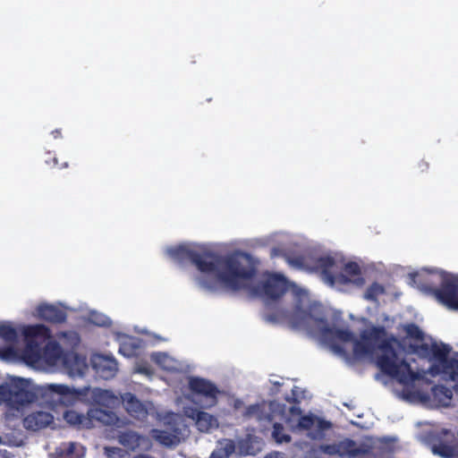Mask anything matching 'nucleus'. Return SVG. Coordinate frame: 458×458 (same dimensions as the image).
Segmentation results:
<instances>
[{
  "mask_svg": "<svg viewBox=\"0 0 458 458\" xmlns=\"http://www.w3.org/2000/svg\"><path fill=\"white\" fill-rule=\"evenodd\" d=\"M433 451L435 454L444 458H452L455 455H458V451H455L453 448L446 445L435 446Z\"/></svg>",
  "mask_w": 458,
  "mask_h": 458,
  "instance_id": "7c9ffc66",
  "label": "nucleus"
},
{
  "mask_svg": "<svg viewBox=\"0 0 458 458\" xmlns=\"http://www.w3.org/2000/svg\"><path fill=\"white\" fill-rule=\"evenodd\" d=\"M52 421L53 415L46 411H38L27 416L24 420V425L28 428L37 430L50 425Z\"/></svg>",
  "mask_w": 458,
  "mask_h": 458,
  "instance_id": "5701e85b",
  "label": "nucleus"
},
{
  "mask_svg": "<svg viewBox=\"0 0 458 458\" xmlns=\"http://www.w3.org/2000/svg\"><path fill=\"white\" fill-rule=\"evenodd\" d=\"M88 395L93 403L107 408H114L122 402L121 397L115 395L112 391L101 388H89Z\"/></svg>",
  "mask_w": 458,
  "mask_h": 458,
  "instance_id": "a211bd4d",
  "label": "nucleus"
},
{
  "mask_svg": "<svg viewBox=\"0 0 458 458\" xmlns=\"http://www.w3.org/2000/svg\"><path fill=\"white\" fill-rule=\"evenodd\" d=\"M31 399L29 391V381L20 377H11L0 385V405H6L11 408L19 407Z\"/></svg>",
  "mask_w": 458,
  "mask_h": 458,
  "instance_id": "f8f14e48",
  "label": "nucleus"
},
{
  "mask_svg": "<svg viewBox=\"0 0 458 458\" xmlns=\"http://www.w3.org/2000/svg\"><path fill=\"white\" fill-rule=\"evenodd\" d=\"M242 402L240 401V400H234L233 401V407L236 409V410H239L242 407Z\"/></svg>",
  "mask_w": 458,
  "mask_h": 458,
  "instance_id": "58836bf2",
  "label": "nucleus"
},
{
  "mask_svg": "<svg viewBox=\"0 0 458 458\" xmlns=\"http://www.w3.org/2000/svg\"><path fill=\"white\" fill-rule=\"evenodd\" d=\"M236 451V445L233 440L224 438L217 441L215 449L209 455V458H230Z\"/></svg>",
  "mask_w": 458,
  "mask_h": 458,
  "instance_id": "b1692460",
  "label": "nucleus"
},
{
  "mask_svg": "<svg viewBox=\"0 0 458 458\" xmlns=\"http://www.w3.org/2000/svg\"><path fill=\"white\" fill-rule=\"evenodd\" d=\"M35 326L36 325H34L33 327H35ZM25 327H26L25 325L16 327L11 321H6V320L0 321V338L2 340H4L5 343H9V344L13 343L17 340L19 332H21V334H23L22 328ZM22 335L24 336V335ZM23 339L25 340L24 337H23ZM24 343L26 344L25 341H24ZM24 347H26V345ZM8 348H13L17 352H22L25 349V348H23L22 350H18L14 346H8ZM5 349H7V347L0 349V351L5 350ZM0 359L2 360V358H0ZM3 360H4L3 359Z\"/></svg>",
  "mask_w": 458,
  "mask_h": 458,
  "instance_id": "6ab92c4d",
  "label": "nucleus"
},
{
  "mask_svg": "<svg viewBox=\"0 0 458 458\" xmlns=\"http://www.w3.org/2000/svg\"><path fill=\"white\" fill-rule=\"evenodd\" d=\"M429 167V165L428 162L424 161V160H420L419 163H418V169L420 171V172H425L428 169Z\"/></svg>",
  "mask_w": 458,
  "mask_h": 458,
  "instance_id": "e433bc0d",
  "label": "nucleus"
},
{
  "mask_svg": "<svg viewBox=\"0 0 458 458\" xmlns=\"http://www.w3.org/2000/svg\"><path fill=\"white\" fill-rule=\"evenodd\" d=\"M26 347L22 352L13 348L0 351V358L8 362L22 361L28 366L46 372H55L63 369L71 377H81L88 370L86 359L75 352L64 353L55 341H49L41 351L39 340L50 337L49 330L44 325L22 328Z\"/></svg>",
  "mask_w": 458,
  "mask_h": 458,
  "instance_id": "20e7f679",
  "label": "nucleus"
},
{
  "mask_svg": "<svg viewBox=\"0 0 458 458\" xmlns=\"http://www.w3.org/2000/svg\"><path fill=\"white\" fill-rule=\"evenodd\" d=\"M134 458H151V457H149L148 455H138V456H136Z\"/></svg>",
  "mask_w": 458,
  "mask_h": 458,
  "instance_id": "a19ab883",
  "label": "nucleus"
},
{
  "mask_svg": "<svg viewBox=\"0 0 458 458\" xmlns=\"http://www.w3.org/2000/svg\"><path fill=\"white\" fill-rule=\"evenodd\" d=\"M89 321L98 327H105L110 324V318L100 312L92 310L89 314Z\"/></svg>",
  "mask_w": 458,
  "mask_h": 458,
  "instance_id": "c756f323",
  "label": "nucleus"
},
{
  "mask_svg": "<svg viewBox=\"0 0 458 458\" xmlns=\"http://www.w3.org/2000/svg\"><path fill=\"white\" fill-rule=\"evenodd\" d=\"M59 337L66 339L68 345L71 347L77 345L80 341L79 335L75 332L61 333Z\"/></svg>",
  "mask_w": 458,
  "mask_h": 458,
  "instance_id": "473e14b6",
  "label": "nucleus"
},
{
  "mask_svg": "<svg viewBox=\"0 0 458 458\" xmlns=\"http://www.w3.org/2000/svg\"><path fill=\"white\" fill-rule=\"evenodd\" d=\"M176 405L182 410L183 415L191 419L197 429L203 433H210L219 426L218 420L216 416L201 411V408L198 406L192 407L188 403H184V401L181 397L175 399Z\"/></svg>",
  "mask_w": 458,
  "mask_h": 458,
  "instance_id": "ddd939ff",
  "label": "nucleus"
},
{
  "mask_svg": "<svg viewBox=\"0 0 458 458\" xmlns=\"http://www.w3.org/2000/svg\"><path fill=\"white\" fill-rule=\"evenodd\" d=\"M52 134L54 135L55 138H58L61 135V131L60 130H55V131H52Z\"/></svg>",
  "mask_w": 458,
  "mask_h": 458,
  "instance_id": "ea45409f",
  "label": "nucleus"
},
{
  "mask_svg": "<svg viewBox=\"0 0 458 458\" xmlns=\"http://www.w3.org/2000/svg\"><path fill=\"white\" fill-rule=\"evenodd\" d=\"M63 417L71 426L83 428H90L98 422L116 428H122L127 424L125 419H119L115 413L98 408L90 409L86 415L73 410H68L64 413Z\"/></svg>",
  "mask_w": 458,
  "mask_h": 458,
  "instance_id": "1a4fd4ad",
  "label": "nucleus"
},
{
  "mask_svg": "<svg viewBox=\"0 0 458 458\" xmlns=\"http://www.w3.org/2000/svg\"><path fill=\"white\" fill-rule=\"evenodd\" d=\"M286 423L293 431L305 432L312 439H321L331 428V422L314 414H302L295 405L288 407Z\"/></svg>",
  "mask_w": 458,
  "mask_h": 458,
  "instance_id": "6e6552de",
  "label": "nucleus"
},
{
  "mask_svg": "<svg viewBox=\"0 0 458 458\" xmlns=\"http://www.w3.org/2000/svg\"><path fill=\"white\" fill-rule=\"evenodd\" d=\"M67 166H68L67 163H64V164L61 165L59 167L64 168V167H67Z\"/></svg>",
  "mask_w": 458,
  "mask_h": 458,
  "instance_id": "37998d69",
  "label": "nucleus"
},
{
  "mask_svg": "<svg viewBox=\"0 0 458 458\" xmlns=\"http://www.w3.org/2000/svg\"><path fill=\"white\" fill-rule=\"evenodd\" d=\"M152 360L166 371H178L182 368L179 360L166 353H154L152 355Z\"/></svg>",
  "mask_w": 458,
  "mask_h": 458,
  "instance_id": "393cba45",
  "label": "nucleus"
},
{
  "mask_svg": "<svg viewBox=\"0 0 458 458\" xmlns=\"http://www.w3.org/2000/svg\"><path fill=\"white\" fill-rule=\"evenodd\" d=\"M385 289L383 285L374 283L365 292L364 298L368 301H377L383 295Z\"/></svg>",
  "mask_w": 458,
  "mask_h": 458,
  "instance_id": "c85d7f7f",
  "label": "nucleus"
},
{
  "mask_svg": "<svg viewBox=\"0 0 458 458\" xmlns=\"http://www.w3.org/2000/svg\"><path fill=\"white\" fill-rule=\"evenodd\" d=\"M293 400L294 402H300L302 398L305 397V391L301 390L298 386H294L292 390Z\"/></svg>",
  "mask_w": 458,
  "mask_h": 458,
  "instance_id": "f704fd0d",
  "label": "nucleus"
},
{
  "mask_svg": "<svg viewBox=\"0 0 458 458\" xmlns=\"http://www.w3.org/2000/svg\"><path fill=\"white\" fill-rule=\"evenodd\" d=\"M271 256H283L293 268L307 272H320L322 280L332 287L351 284L360 287L365 284L360 268L354 262L344 263L338 255H320L318 251L308 250L300 255L289 254L278 246L271 250Z\"/></svg>",
  "mask_w": 458,
  "mask_h": 458,
  "instance_id": "39448f33",
  "label": "nucleus"
},
{
  "mask_svg": "<svg viewBox=\"0 0 458 458\" xmlns=\"http://www.w3.org/2000/svg\"><path fill=\"white\" fill-rule=\"evenodd\" d=\"M47 388L53 394L55 401L65 406L72 405L78 401H82L88 396L89 388L74 389L65 385L50 384Z\"/></svg>",
  "mask_w": 458,
  "mask_h": 458,
  "instance_id": "4468645a",
  "label": "nucleus"
},
{
  "mask_svg": "<svg viewBox=\"0 0 458 458\" xmlns=\"http://www.w3.org/2000/svg\"><path fill=\"white\" fill-rule=\"evenodd\" d=\"M53 163H54V165H58L56 157L53 158Z\"/></svg>",
  "mask_w": 458,
  "mask_h": 458,
  "instance_id": "79ce46f5",
  "label": "nucleus"
},
{
  "mask_svg": "<svg viewBox=\"0 0 458 458\" xmlns=\"http://www.w3.org/2000/svg\"><path fill=\"white\" fill-rule=\"evenodd\" d=\"M244 416L254 419L260 423L271 422L273 424L272 437L278 444L289 443L291 437L284 432L281 421L286 422L288 408L276 402H262L248 406L245 409Z\"/></svg>",
  "mask_w": 458,
  "mask_h": 458,
  "instance_id": "0eeeda50",
  "label": "nucleus"
},
{
  "mask_svg": "<svg viewBox=\"0 0 458 458\" xmlns=\"http://www.w3.org/2000/svg\"><path fill=\"white\" fill-rule=\"evenodd\" d=\"M299 449L303 451L301 456L303 458H321V446H312L308 444H296Z\"/></svg>",
  "mask_w": 458,
  "mask_h": 458,
  "instance_id": "cd10ccee",
  "label": "nucleus"
},
{
  "mask_svg": "<svg viewBox=\"0 0 458 458\" xmlns=\"http://www.w3.org/2000/svg\"><path fill=\"white\" fill-rule=\"evenodd\" d=\"M338 445V455L355 457L360 453H364L365 450H361L355 442L350 439H344L337 443Z\"/></svg>",
  "mask_w": 458,
  "mask_h": 458,
  "instance_id": "a878e982",
  "label": "nucleus"
},
{
  "mask_svg": "<svg viewBox=\"0 0 458 458\" xmlns=\"http://www.w3.org/2000/svg\"><path fill=\"white\" fill-rule=\"evenodd\" d=\"M107 458H126V453L119 447H105Z\"/></svg>",
  "mask_w": 458,
  "mask_h": 458,
  "instance_id": "2f4dec72",
  "label": "nucleus"
},
{
  "mask_svg": "<svg viewBox=\"0 0 458 458\" xmlns=\"http://www.w3.org/2000/svg\"><path fill=\"white\" fill-rule=\"evenodd\" d=\"M118 340L120 342L119 352L127 357L133 355L134 351L140 346V343L137 339L128 335H119Z\"/></svg>",
  "mask_w": 458,
  "mask_h": 458,
  "instance_id": "bb28decb",
  "label": "nucleus"
},
{
  "mask_svg": "<svg viewBox=\"0 0 458 458\" xmlns=\"http://www.w3.org/2000/svg\"><path fill=\"white\" fill-rule=\"evenodd\" d=\"M121 399L126 411L137 420H143L154 411L152 403H141L131 393L124 394L121 396Z\"/></svg>",
  "mask_w": 458,
  "mask_h": 458,
  "instance_id": "2eb2a0df",
  "label": "nucleus"
},
{
  "mask_svg": "<svg viewBox=\"0 0 458 458\" xmlns=\"http://www.w3.org/2000/svg\"><path fill=\"white\" fill-rule=\"evenodd\" d=\"M135 372L143 374L148 377H150L152 375L150 369L147 365H138L135 368Z\"/></svg>",
  "mask_w": 458,
  "mask_h": 458,
  "instance_id": "c9c22d12",
  "label": "nucleus"
},
{
  "mask_svg": "<svg viewBox=\"0 0 458 458\" xmlns=\"http://www.w3.org/2000/svg\"><path fill=\"white\" fill-rule=\"evenodd\" d=\"M187 384L191 393L180 396L184 403L191 402L202 409H210L216 405L219 390L211 382L199 377H189Z\"/></svg>",
  "mask_w": 458,
  "mask_h": 458,
  "instance_id": "9b49d317",
  "label": "nucleus"
},
{
  "mask_svg": "<svg viewBox=\"0 0 458 458\" xmlns=\"http://www.w3.org/2000/svg\"><path fill=\"white\" fill-rule=\"evenodd\" d=\"M263 441L254 435H247L244 438L238 439L239 454L242 455H255L261 451Z\"/></svg>",
  "mask_w": 458,
  "mask_h": 458,
  "instance_id": "412c9836",
  "label": "nucleus"
},
{
  "mask_svg": "<svg viewBox=\"0 0 458 458\" xmlns=\"http://www.w3.org/2000/svg\"><path fill=\"white\" fill-rule=\"evenodd\" d=\"M404 331L406 333V339L404 344H409V349L406 352L404 347L396 339H389L386 336L385 330L381 327H369L363 331L360 336V339L355 338L347 329L340 328L335 331V338H326L328 344V350L338 358L342 359L346 362H352L362 359H375L377 366L379 365V360L389 352V356L392 360H394L391 352L396 353L395 355L400 360H407L408 363L413 369L415 372L427 371L428 369H417L413 365L415 360H412L408 356V353H416L421 359H427L414 352L413 347L415 345H420L422 343L430 344L431 343H437L432 339H427L424 333L415 325L409 324L404 326ZM428 360L429 358L428 357ZM429 366L431 365L428 360Z\"/></svg>",
  "mask_w": 458,
  "mask_h": 458,
  "instance_id": "7ed1b4c3",
  "label": "nucleus"
},
{
  "mask_svg": "<svg viewBox=\"0 0 458 458\" xmlns=\"http://www.w3.org/2000/svg\"><path fill=\"white\" fill-rule=\"evenodd\" d=\"M158 421L172 429V433L166 431L153 429L151 437L159 444L165 446L176 445L183 439L188 432L187 427L182 423V418L180 414L161 411L156 412Z\"/></svg>",
  "mask_w": 458,
  "mask_h": 458,
  "instance_id": "9d476101",
  "label": "nucleus"
},
{
  "mask_svg": "<svg viewBox=\"0 0 458 458\" xmlns=\"http://www.w3.org/2000/svg\"><path fill=\"white\" fill-rule=\"evenodd\" d=\"M90 360L96 373L104 379L114 377L118 370L117 362L113 357L94 354Z\"/></svg>",
  "mask_w": 458,
  "mask_h": 458,
  "instance_id": "dca6fc26",
  "label": "nucleus"
},
{
  "mask_svg": "<svg viewBox=\"0 0 458 458\" xmlns=\"http://www.w3.org/2000/svg\"><path fill=\"white\" fill-rule=\"evenodd\" d=\"M320 446H321L322 454H329V455L338 454V445L337 444L324 445H320Z\"/></svg>",
  "mask_w": 458,
  "mask_h": 458,
  "instance_id": "72a5a7b5",
  "label": "nucleus"
},
{
  "mask_svg": "<svg viewBox=\"0 0 458 458\" xmlns=\"http://www.w3.org/2000/svg\"><path fill=\"white\" fill-rule=\"evenodd\" d=\"M445 345L443 343H422L420 345L413 347L414 352L423 357H428L431 365L428 366L427 371L415 372L407 360H400L395 353L391 352L394 360L389 356V352L379 360L381 370L386 374L395 378L403 386L400 392H396L397 395L406 402L413 404H420L428 408L447 407L451 404L453 399V392L451 389L443 386H435L428 391V383L431 378L438 377L445 381L455 383L458 391V383L452 378L445 377L442 373L443 366L441 362L437 360V352L435 346Z\"/></svg>",
  "mask_w": 458,
  "mask_h": 458,
  "instance_id": "f03ea898",
  "label": "nucleus"
},
{
  "mask_svg": "<svg viewBox=\"0 0 458 458\" xmlns=\"http://www.w3.org/2000/svg\"><path fill=\"white\" fill-rule=\"evenodd\" d=\"M86 449L78 443H64L55 452V458H81Z\"/></svg>",
  "mask_w": 458,
  "mask_h": 458,
  "instance_id": "4be33fe9",
  "label": "nucleus"
},
{
  "mask_svg": "<svg viewBox=\"0 0 458 458\" xmlns=\"http://www.w3.org/2000/svg\"><path fill=\"white\" fill-rule=\"evenodd\" d=\"M264 458H284V454L279 452H273L267 454Z\"/></svg>",
  "mask_w": 458,
  "mask_h": 458,
  "instance_id": "4c0bfd02",
  "label": "nucleus"
},
{
  "mask_svg": "<svg viewBox=\"0 0 458 458\" xmlns=\"http://www.w3.org/2000/svg\"><path fill=\"white\" fill-rule=\"evenodd\" d=\"M412 286L448 309L458 310V277L438 269L422 268L410 275Z\"/></svg>",
  "mask_w": 458,
  "mask_h": 458,
  "instance_id": "423d86ee",
  "label": "nucleus"
},
{
  "mask_svg": "<svg viewBox=\"0 0 458 458\" xmlns=\"http://www.w3.org/2000/svg\"><path fill=\"white\" fill-rule=\"evenodd\" d=\"M35 316L49 322H63L65 319V312L51 304H40L36 310Z\"/></svg>",
  "mask_w": 458,
  "mask_h": 458,
  "instance_id": "aec40b11",
  "label": "nucleus"
},
{
  "mask_svg": "<svg viewBox=\"0 0 458 458\" xmlns=\"http://www.w3.org/2000/svg\"><path fill=\"white\" fill-rule=\"evenodd\" d=\"M165 251L174 261L192 262L198 269L194 281L205 291L245 289L251 295L274 300L291 289L296 298V304L290 324L312 335L327 349L326 338L328 336L335 339V331L340 330L336 326L329 327L324 321L322 307L317 303L311 304L307 292L291 284L283 275L267 273L258 281L254 280L255 261L248 253L237 251L226 256H216L210 253L206 245L196 242L168 246Z\"/></svg>",
  "mask_w": 458,
  "mask_h": 458,
  "instance_id": "f257e3e1",
  "label": "nucleus"
},
{
  "mask_svg": "<svg viewBox=\"0 0 458 458\" xmlns=\"http://www.w3.org/2000/svg\"><path fill=\"white\" fill-rule=\"evenodd\" d=\"M118 441L121 445L132 451H146L151 447V441L148 437L140 436L134 431L122 433L118 437Z\"/></svg>",
  "mask_w": 458,
  "mask_h": 458,
  "instance_id": "f3484780",
  "label": "nucleus"
}]
</instances>
